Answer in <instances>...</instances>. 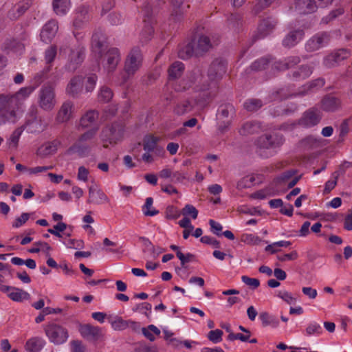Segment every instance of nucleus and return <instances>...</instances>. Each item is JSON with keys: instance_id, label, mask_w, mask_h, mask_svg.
<instances>
[{"instance_id": "6", "label": "nucleus", "mask_w": 352, "mask_h": 352, "mask_svg": "<svg viewBox=\"0 0 352 352\" xmlns=\"http://www.w3.org/2000/svg\"><path fill=\"white\" fill-rule=\"evenodd\" d=\"M44 331L50 341L54 344L59 345L65 343L69 337L67 329L54 322L47 324Z\"/></svg>"}, {"instance_id": "5", "label": "nucleus", "mask_w": 352, "mask_h": 352, "mask_svg": "<svg viewBox=\"0 0 352 352\" xmlns=\"http://www.w3.org/2000/svg\"><path fill=\"white\" fill-rule=\"evenodd\" d=\"M19 109L16 97L12 95H0V116L7 121L14 122L16 111Z\"/></svg>"}, {"instance_id": "64", "label": "nucleus", "mask_w": 352, "mask_h": 352, "mask_svg": "<svg viewBox=\"0 0 352 352\" xmlns=\"http://www.w3.org/2000/svg\"><path fill=\"white\" fill-rule=\"evenodd\" d=\"M72 352H86V346L80 340H72L70 343Z\"/></svg>"}, {"instance_id": "63", "label": "nucleus", "mask_w": 352, "mask_h": 352, "mask_svg": "<svg viewBox=\"0 0 352 352\" xmlns=\"http://www.w3.org/2000/svg\"><path fill=\"white\" fill-rule=\"evenodd\" d=\"M133 352H157V349L154 346L139 344L135 346Z\"/></svg>"}, {"instance_id": "56", "label": "nucleus", "mask_w": 352, "mask_h": 352, "mask_svg": "<svg viewBox=\"0 0 352 352\" xmlns=\"http://www.w3.org/2000/svg\"><path fill=\"white\" fill-rule=\"evenodd\" d=\"M182 214L186 217L190 216L193 219H195L198 215V210L192 205L187 204L182 209Z\"/></svg>"}, {"instance_id": "37", "label": "nucleus", "mask_w": 352, "mask_h": 352, "mask_svg": "<svg viewBox=\"0 0 352 352\" xmlns=\"http://www.w3.org/2000/svg\"><path fill=\"white\" fill-rule=\"evenodd\" d=\"M185 3L186 0H171L172 15H175L176 17L180 16L186 8H189L188 5H185Z\"/></svg>"}, {"instance_id": "14", "label": "nucleus", "mask_w": 352, "mask_h": 352, "mask_svg": "<svg viewBox=\"0 0 352 352\" xmlns=\"http://www.w3.org/2000/svg\"><path fill=\"white\" fill-rule=\"evenodd\" d=\"M349 56V51L346 49H339L327 55L324 58L323 64L325 67L331 68L346 59Z\"/></svg>"}, {"instance_id": "41", "label": "nucleus", "mask_w": 352, "mask_h": 352, "mask_svg": "<svg viewBox=\"0 0 352 352\" xmlns=\"http://www.w3.org/2000/svg\"><path fill=\"white\" fill-rule=\"evenodd\" d=\"M153 199L147 197L144 205L142 206L143 214L146 217H153L159 214V210L153 207Z\"/></svg>"}, {"instance_id": "2", "label": "nucleus", "mask_w": 352, "mask_h": 352, "mask_svg": "<svg viewBox=\"0 0 352 352\" xmlns=\"http://www.w3.org/2000/svg\"><path fill=\"white\" fill-rule=\"evenodd\" d=\"M285 142L283 134L277 132L265 133L254 141L256 151L262 157H267L266 150L275 149L281 146Z\"/></svg>"}, {"instance_id": "22", "label": "nucleus", "mask_w": 352, "mask_h": 352, "mask_svg": "<svg viewBox=\"0 0 352 352\" xmlns=\"http://www.w3.org/2000/svg\"><path fill=\"white\" fill-rule=\"evenodd\" d=\"M58 27V23L55 20L49 21L43 28L41 32V39L44 43H50L52 39L55 36Z\"/></svg>"}, {"instance_id": "13", "label": "nucleus", "mask_w": 352, "mask_h": 352, "mask_svg": "<svg viewBox=\"0 0 352 352\" xmlns=\"http://www.w3.org/2000/svg\"><path fill=\"white\" fill-rule=\"evenodd\" d=\"M329 36L327 32L318 33L309 38L305 44V50L309 52H315L328 43Z\"/></svg>"}, {"instance_id": "61", "label": "nucleus", "mask_w": 352, "mask_h": 352, "mask_svg": "<svg viewBox=\"0 0 352 352\" xmlns=\"http://www.w3.org/2000/svg\"><path fill=\"white\" fill-rule=\"evenodd\" d=\"M254 182V177L252 176H247L241 179L236 185L238 189L250 188Z\"/></svg>"}, {"instance_id": "8", "label": "nucleus", "mask_w": 352, "mask_h": 352, "mask_svg": "<svg viewBox=\"0 0 352 352\" xmlns=\"http://www.w3.org/2000/svg\"><path fill=\"white\" fill-rule=\"evenodd\" d=\"M124 134V126L118 122L104 127L100 134L101 140L109 144H116L122 139Z\"/></svg>"}, {"instance_id": "29", "label": "nucleus", "mask_w": 352, "mask_h": 352, "mask_svg": "<svg viewBox=\"0 0 352 352\" xmlns=\"http://www.w3.org/2000/svg\"><path fill=\"white\" fill-rule=\"evenodd\" d=\"M45 340L39 337L29 339L25 343V349L28 352H39L45 345Z\"/></svg>"}, {"instance_id": "7", "label": "nucleus", "mask_w": 352, "mask_h": 352, "mask_svg": "<svg viewBox=\"0 0 352 352\" xmlns=\"http://www.w3.org/2000/svg\"><path fill=\"white\" fill-rule=\"evenodd\" d=\"M100 58L104 70L108 74H112L116 69L121 60L120 50L116 47H111L103 53L102 56Z\"/></svg>"}, {"instance_id": "23", "label": "nucleus", "mask_w": 352, "mask_h": 352, "mask_svg": "<svg viewBox=\"0 0 352 352\" xmlns=\"http://www.w3.org/2000/svg\"><path fill=\"white\" fill-rule=\"evenodd\" d=\"M304 31L301 29L291 30L283 38V45L287 48L295 46L304 36Z\"/></svg>"}, {"instance_id": "36", "label": "nucleus", "mask_w": 352, "mask_h": 352, "mask_svg": "<svg viewBox=\"0 0 352 352\" xmlns=\"http://www.w3.org/2000/svg\"><path fill=\"white\" fill-rule=\"evenodd\" d=\"M263 105L261 99L249 98L243 103V108L249 112H255L260 109Z\"/></svg>"}, {"instance_id": "50", "label": "nucleus", "mask_w": 352, "mask_h": 352, "mask_svg": "<svg viewBox=\"0 0 352 352\" xmlns=\"http://www.w3.org/2000/svg\"><path fill=\"white\" fill-rule=\"evenodd\" d=\"M109 322L112 328L116 331H121L129 327V322L127 320H123L120 317H116L114 320L109 319Z\"/></svg>"}, {"instance_id": "19", "label": "nucleus", "mask_w": 352, "mask_h": 352, "mask_svg": "<svg viewBox=\"0 0 352 352\" xmlns=\"http://www.w3.org/2000/svg\"><path fill=\"white\" fill-rule=\"evenodd\" d=\"M84 78L76 76L71 78L66 87V94L72 98H77L82 91Z\"/></svg>"}, {"instance_id": "20", "label": "nucleus", "mask_w": 352, "mask_h": 352, "mask_svg": "<svg viewBox=\"0 0 352 352\" xmlns=\"http://www.w3.org/2000/svg\"><path fill=\"white\" fill-rule=\"evenodd\" d=\"M79 331L84 338L88 340H97L102 336L101 328L90 324L80 325Z\"/></svg>"}, {"instance_id": "44", "label": "nucleus", "mask_w": 352, "mask_h": 352, "mask_svg": "<svg viewBox=\"0 0 352 352\" xmlns=\"http://www.w3.org/2000/svg\"><path fill=\"white\" fill-rule=\"evenodd\" d=\"M144 22L145 24L140 34V40L142 43H146L151 38L154 30L151 21H147L146 19H144Z\"/></svg>"}, {"instance_id": "33", "label": "nucleus", "mask_w": 352, "mask_h": 352, "mask_svg": "<svg viewBox=\"0 0 352 352\" xmlns=\"http://www.w3.org/2000/svg\"><path fill=\"white\" fill-rule=\"evenodd\" d=\"M98 112L94 110L87 111L80 120V126L82 128L89 127L98 118Z\"/></svg>"}, {"instance_id": "51", "label": "nucleus", "mask_w": 352, "mask_h": 352, "mask_svg": "<svg viewBox=\"0 0 352 352\" xmlns=\"http://www.w3.org/2000/svg\"><path fill=\"white\" fill-rule=\"evenodd\" d=\"M113 97V92L111 89L106 86L100 88L98 94V100L102 102H108Z\"/></svg>"}, {"instance_id": "55", "label": "nucleus", "mask_w": 352, "mask_h": 352, "mask_svg": "<svg viewBox=\"0 0 352 352\" xmlns=\"http://www.w3.org/2000/svg\"><path fill=\"white\" fill-rule=\"evenodd\" d=\"M305 331L307 336H311L314 334L320 335L322 333L321 326L316 322L309 324Z\"/></svg>"}, {"instance_id": "52", "label": "nucleus", "mask_w": 352, "mask_h": 352, "mask_svg": "<svg viewBox=\"0 0 352 352\" xmlns=\"http://www.w3.org/2000/svg\"><path fill=\"white\" fill-rule=\"evenodd\" d=\"M296 173L295 170H289L283 173L280 175L278 176L274 179V182L276 185H281L282 184L288 181L293 175Z\"/></svg>"}, {"instance_id": "58", "label": "nucleus", "mask_w": 352, "mask_h": 352, "mask_svg": "<svg viewBox=\"0 0 352 352\" xmlns=\"http://www.w3.org/2000/svg\"><path fill=\"white\" fill-rule=\"evenodd\" d=\"M56 47L55 45L50 46L45 52V60L46 64H51L56 56Z\"/></svg>"}, {"instance_id": "32", "label": "nucleus", "mask_w": 352, "mask_h": 352, "mask_svg": "<svg viewBox=\"0 0 352 352\" xmlns=\"http://www.w3.org/2000/svg\"><path fill=\"white\" fill-rule=\"evenodd\" d=\"M184 70V65L182 62L176 61L168 68V72L169 78L174 80L179 78Z\"/></svg>"}, {"instance_id": "12", "label": "nucleus", "mask_w": 352, "mask_h": 352, "mask_svg": "<svg viewBox=\"0 0 352 352\" xmlns=\"http://www.w3.org/2000/svg\"><path fill=\"white\" fill-rule=\"evenodd\" d=\"M74 109V102L71 100H65L62 103L56 113V122L58 124L67 122L73 118Z\"/></svg>"}, {"instance_id": "1", "label": "nucleus", "mask_w": 352, "mask_h": 352, "mask_svg": "<svg viewBox=\"0 0 352 352\" xmlns=\"http://www.w3.org/2000/svg\"><path fill=\"white\" fill-rule=\"evenodd\" d=\"M226 61L221 59H215L212 62L208 72V76L210 82L208 79H204L201 84L195 87L196 91L203 92L202 99L197 100V104H202L204 102H208L215 95L217 89L215 81L221 79L226 74Z\"/></svg>"}, {"instance_id": "24", "label": "nucleus", "mask_w": 352, "mask_h": 352, "mask_svg": "<svg viewBox=\"0 0 352 352\" xmlns=\"http://www.w3.org/2000/svg\"><path fill=\"white\" fill-rule=\"evenodd\" d=\"M195 46V56H202L206 52H208L212 47L210 38L205 35H201L199 38L192 41Z\"/></svg>"}, {"instance_id": "35", "label": "nucleus", "mask_w": 352, "mask_h": 352, "mask_svg": "<svg viewBox=\"0 0 352 352\" xmlns=\"http://www.w3.org/2000/svg\"><path fill=\"white\" fill-rule=\"evenodd\" d=\"M193 55L195 56V50L192 42L179 47L178 50V56L180 58L188 59Z\"/></svg>"}, {"instance_id": "34", "label": "nucleus", "mask_w": 352, "mask_h": 352, "mask_svg": "<svg viewBox=\"0 0 352 352\" xmlns=\"http://www.w3.org/2000/svg\"><path fill=\"white\" fill-rule=\"evenodd\" d=\"M89 151V146L78 141L68 149L69 153H78L80 157L86 156Z\"/></svg>"}, {"instance_id": "43", "label": "nucleus", "mask_w": 352, "mask_h": 352, "mask_svg": "<svg viewBox=\"0 0 352 352\" xmlns=\"http://www.w3.org/2000/svg\"><path fill=\"white\" fill-rule=\"evenodd\" d=\"M34 89V88L32 86L23 87L15 94L12 95L13 97H16L19 107L23 101L31 94Z\"/></svg>"}, {"instance_id": "28", "label": "nucleus", "mask_w": 352, "mask_h": 352, "mask_svg": "<svg viewBox=\"0 0 352 352\" xmlns=\"http://www.w3.org/2000/svg\"><path fill=\"white\" fill-rule=\"evenodd\" d=\"M313 70V67L309 65H302L292 72L290 77L295 81L303 80L311 75Z\"/></svg>"}, {"instance_id": "30", "label": "nucleus", "mask_w": 352, "mask_h": 352, "mask_svg": "<svg viewBox=\"0 0 352 352\" xmlns=\"http://www.w3.org/2000/svg\"><path fill=\"white\" fill-rule=\"evenodd\" d=\"M296 108L291 107H282V106H277L274 107H270L269 109V112L270 115L273 117H279V116H289L292 114L295 111Z\"/></svg>"}, {"instance_id": "42", "label": "nucleus", "mask_w": 352, "mask_h": 352, "mask_svg": "<svg viewBox=\"0 0 352 352\" xmlns=\"http://www.w3.org/2000/svg\"><path fill=\"white\" fill-rule=\"evenodd\" d=\"M271 60V56L262 57L255 60L250 67L254 71H261L267 68Z\"/></svg>"}, {"instance_id": "62", "label": "nucleus", "mask_w": 352, "mask_h": 352, "mask_svg": "<svg viewBox=\"0 0 352 352\" xmlns=\"http://www.w3.org/2000/svg\"><path fill=\"white\" fill-rule=\"evenodd\" d=\"M33 3V0H22L16 6V12L21 15L27 11Z\"/></svg>"}, {"instance_id": "38", "label": "nucleus", "mask_w": 352, "mask_h": 352, "mask_svg": "<svg viewBox=\"0 0 352 352\" xmlns=\"http://www.w3.org/2000/svg\"><path fill=\"white\" fill-rule=\"evenodd\" d=\"M29 294L21 289L12 287L10 292L8 294V297L16 302H21L23 299L29 297Z\"/></svg>"}, {"instance_id": "3", "label": "nucleus", "mask_w": 352, "mask_h": 352, "mask_svg": "<svg viewBox=\"0 0 352 352\" xmlns=\"http://www.w3.org/2000/svg\"><path fill=\"white\" fill-rule=\"evenodd\" d=\"M143 60V56L140 49L135 47L131 49L124 62V74L122 77V83H125L130 76H133L141 67Z\"/></svg>"}, {"instance_id": "48", "label": "nucleus", "mask_w": 352, "mask_h": 352, "mask_svg": "<svg viewBox=\"0 0 352 352\" xmlns=\"http://www.w3.org/2000/svg\"><path fill=\"white\" fill-rule=\"evenodd\" d=\"M143 335L150 341L153 342L155 340L154 334L159 336L160 330L153 324H150L147 327L142 329Z\"/></svg>"}, {"instance_id": "27", "label": "nucleus", "mask_w": 352, "mask_h": 352, "mask_svg": "<svg viewBox=\"0 0 352 352\" xmlns=\"http://www.w3.org/2000/svg\"><path fill=\"white\" fill-rule=\"evenodd\" d=\"M276 24V20L272 18L262 20L258 26V38H263L270 34L274 30Z\"/></svg>"}, {"instance_id": "11", "label": "nucleus", "mask_w": 352, "mask_h": 352, "mask_svg": "<svg viewBox=\"0 0 352 352\" xmlns=\"http://www.w3.org/2000/svg\"><path fill=\"white\" fill-rule=\"evenodd\" d=\"M37 112L36 107H32L29 112L30 118L25 123L31 133L42 132L47 127V124L41 117L37 116Z\"/></svg>"}, {"instance_id": "15", "label": "nucleus", "mask_w": 352, "mask_h": 352, "mask_svg": "<svg viewBox=\"0 0 352 352\" xmlns=\"http://www.w3.org/2000/svg\"><path fill=\"white\" fill-rule=\"evenodd\" d=\"M109 202L108 197L97 185L95 184L89 187L88 204L100 205Z\"/></svg>"}, {"instance_id": "16", "label": "nucleus", "mask_w": 352, "mask_h": 352, "mask_svg": "<svg viewBox=\"0 0 352 352\" xmlns=\"http://www.w3.org/2000/svg\"><path fill=\"white\" fill-rule=\"evenodd\" d=\"M85 49L83 47L80 46L71 50L69 56V63L67 65V67L69 71H75L83 62L85 58Z\"/></svg>"}, {"instance_id": "45", "label": "nucleus", "mask_w": 352, "mask_h": 352, "mask_svg": "<svg viewBox=\"0 0 352 352\" xmlns=\"http://www.w3.org/2000/svg\"><path fill=\"white\" fill-rule=\"evenodd\" d=\"M34 248L30 249L28 251L30 253H38L43 251L45 253L46 256H50V252L52 250L51 246L46 242L38 241L34 243Z\"/></svg>"}, {"instance_id": "54", "label": "nucleus", "mask_w": 352, "mask_h": 352, "mask_svg": "<svg viewBox=\"0 0 352 352\" xmlns=\"http://www.w3.org/2000/svg\"><path fill=\"white\" fill-rule=\"evenodd\" d=\"M67 228V224L63 222H58L56 225L54 226L53 228L48 229V232L50 234L58 237L61 238L63 236L60 234L61 232H63Z\"/></svg>"}, {"instance_id": "31", "label": "nucleus", "mask_w": 352, "mask_h": 352, "mask_svg": "<svg viewBox=\"0 0 352 352\" xmlns=\"http://www.w3.org/2000/svg\"><path fill=\"white\" fill-rule=\"evenodd\" d=\"M53 9L56 14L64 15L70 6V0H53Z\"/></svg>"}, {"instance_id": "25", "label": "nucleus", "mask_w": 352, "mask_h": 352, "mask_svg": "<svg viewBox=\"0 0 352 352\" xmlns=\"http://www.w3.org/2000/svg\"><path fill=\"white\" fill-rule=\"evenodd\" d=\"M318 5L313 0H296L295 9L300 14H307L316 11Z\"/></svg>"}, {"instance_id": "47", "label": "nucleus", "mask_w": 352, "mask_h": 352, "mask_svg": "<svg viewBox=\"0 0 352 352\" xmlns=\"http://www.w3.org/2000/svg\"><path fill=\"white\" fill-rule=\"evenodd\" d=\"M24 130L23 126L19 127L16 129L12 135H10V138L8 140V144L10 148H16L18 146L19 141L20 139V137Z\"/></svg>"}, {"instance_id": "10", "label": "nucleus", "mask_w": 352, "mask_h": 352, "mask_svg": "<svg viewBox=\"0 0 352 352\" xmlns=\"http://www.w3.org/2000/svg\"><path fill=\"white\" fill-rule=\"evenodd\" d=\"M322 114L317 107H311L305 111L299 120V124L305 127H313L318 124Z\"/></svg>"}, {"instance_id": "21", "label": "nucleus", "mask_w": 352, "mask_h": 352, "mask_svg": "<svg viewBox=\"0 0 352 352\" xmlns=\"http://www.w3.org/2000/svg\"><path fill=\"white\" fill-rule=\"evenodd\" d=\"M263 130L262 123L258 120H248L245 122L239 130L241 135L248 136L258 133Z\"/></svg>"}, {"instance_id": "49", "label": "nucleus", "mask_w": 352, "mask_h": 352, "mask_svg": "<svg viewBox=\"0 0 352 352\" xmlns=\"http://www.w3.org/2000/svg\"><path fill=\"white\" fill-rule=\"evenodd\" d=\"M140 240L143 243V245L151 251L154 257L157 256L162 252L165 251L164 249L157 247V248L152 244L151 241L144 236L140 237Z\"/></svg>"}, {"instance_id": "4", "label": "nucleus", "mask_w": 352, "mask_h": 352, "mask_svg": "<svg viewBox=\"0 0 352 352\" xmlns=\"http://www.w3.org/2000/svg\"><path fill=\"white\" fill-rule=\"evenodd\" d=\"M38 103L44 111H52L56 104L55 85L51 83L44 84L38 92Z\"/></svg>"}, {"instance_id": "26", "label": "nucleus", "mask_w": 352, "mask_h": 352, "mask_svg": "<svg viewBox=\"0 0 352 352\" xmlns=\"http://www.w3.org/2000/svg\"><path fill=\"white\" fill-rule=\"evenodd\" d=\"M340 104L338 98L327 95L320 101V108L326 112H334L340 107Z\"/></svg>"}, {"instance_id": "57", "label": "nucleus", "mask_w": 352, "mask_h": 352, "mask_svg": "<svg viewBox=\"0 0 352 352\" xmlns=\"http://www.w3.org/2000/svg\"><path fill=\"white\" fill-rule=\"evenodd\" d=\"M98 130V128H92V129L87 131L86 132H85L83 134H82L79 137L78 141L82 143H85L87 141L91 140V139H93L95 137V135L97 133Z\"/></svg>"}, {"instance_id": "60", "label": "nucleus", "mask_w": 352, "mask_h": 352, "mask_svg": "<svg viewBox=\"0 0 352 352\" xmlns=\"http://www.w3.org/2000/svg\"><path fill=\"white\" fill-rule=\"evenodd\" d=\"M98 77L96 74H91L87 77L85 82V90L87 92H91L96 86Z\"/></svg>"}, {"instance_id": "18", "label": "nucleus", "mask_w": 352, "mask_h": 352, "mask_svg": "<svg viewBox=\"0 0 352 352\" xmlns=\"http://www.w3.org/2000/svg\"><path fill=\"white\" fill-rule=\"evenodd\" d=\"M199 95L195 97L194 100V102L189 100H186L179 102L174 109V112L179 116L184 115L185 113L190 112L195 105H198L200 107H204L206 102H204L202 104H199L196 103L197 100L202 99L203 92H199Z\"/></svg>"}, {"instance_id": "9", "label": "nucleus", "mask_w": 352, "mask_h": 352, "mask_svg": "<svg viewBox=\"0 0 352 352\" xmlns=\"http://www.w3.org/2000/svg\"><path fill=\"white\" fill-rule=\"evenodd\" d=\"M107 47V37L100 29L96 30L94 32L91 41V48L96 58H101L102 54Z\"/></svg>"}, {"instance_id": "53", "label": "nucleus", "mask_w": 352, "mask_h": 352, "mask_svg": "<svg viewBox=\"0 0 352 352\" xmlns=\"http://www.w3.org/2000/svg\"><path fill=\"white\" fill-rule=\"evenodd\" d=\"M235 113V109L231 104H222L219 107V116L222 118H227L230 115Z\"/></svg>"}, {"instance_id": "40", "label": "nucleus", "mask_w": 352, "mask_h": 352, "mask_svg": "<svg viewBox=\"0 0 352 352\" xmlns=\"http://www.w3.org/2000/svg\"><path fill=\"white\" fill-rule=\"evenodd\" d=\"M324 83L325 82L323 78H317L316 80H314L307 83L306 85H305L303 87L304 90L302 91H300L298 95L304 96L305 94H307L315 87H322L324 85Z\"/></svg>"}, {"instance_id": "39", "label": "nucleus", "mask_w": 352, "mask_h": 352, "mask_svg": "<svg viewBox=\"0 0 352 352\" xmlns=\"http://www.w3.org/2000/svg\"><path fill=\"white\" fill-rule=\"evenodd\" d=\"M292 96V94L287 87H282L274 91L271 94L270 98L272 100H283Z\"/></svg>"}, {"instance_id": "59", "label": "nucleus", "mask_w": 352, "mask_h": 352, "mask_svg": "<svg viewBox=\"0 0 352 352\" xmlns=\"http://www.w3.org/2000/svg\"><path fill=\"white\" fill-rule=\"evenodd\" d=\"M223 333L220 329L212 330L208 334V338L213 343H218L222 340Z\"/></svg>"}, {"instance_id": "17", "label": "nucleus", "mask_w": 352, "mask_h": 352, "mask_svg": "<svg viewBox=\"0 0 352 352\" xmlns=\"http://www.w3.org/2000/svg\"><path fill=\"white\" fill-rule=\"evenodd\" d=\"M160 139L153 135H145L143 139L144 150L147 152H152L157 155L164 153V148L158 145Z\"/></svg>"}, {"instance_id": "46", "label": "nucleus", "mask_w": 352, "mask_h": 352, "mask_svg": "<svg viewBox=\"0 0 352 352\" xmlns=\"http://www.w3.org/2000/svg\"><path fill=\"white\" fill-rule=\"evenodd\" d=\"M259 317L264 327L271 325L276 327L279 324V321L276 317L270 315L267 312L261 313Z\"/></svg>"}]
</instances>
